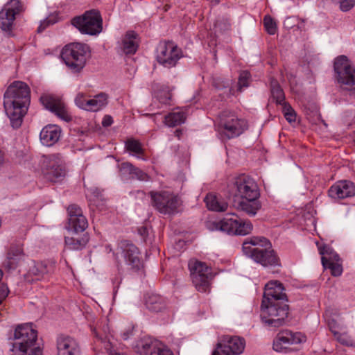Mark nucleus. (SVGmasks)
Here are the masks:
<instances>
[{"label":"nucleus","mask_w":355,"mask_h":355,"mask_svg":"<svg viewBox=\"0 0 355 355\" xmlns=\"http://www.w3.org/2000/svg\"><path fill=\"white\" fill-rule=\"evenodd\" d=\"M30 98V87L22 81H14L5 92L3 105L13 128L17 129L21 125Z\"/></svg>","instance_id":"f257e3e1"},{"label":"nucleus","mask_w":355,"mask_h":355,"mask_svg":"<svg viewBox=\"0 0 355 355\" xmlns=\"http://www.w3.org/2000/svg\"><path fill=\"white\" fill-rule=\"evenodd\" d=\"M37 338V331L32 324L18 325L14 332L16 342L11 349L12 355H42L41 348L36 346Z\"/></svg>","instance_id":"f03ea898"},{"label":"nucleus","mask_w":355,"mask_h":355,"mask_svg":"<svg viewBox=\"0 0 355 355\" xmlns=\"http://www.w3.org/2000/svg\"><path fill=\"white\" fill-rule=\"evenodd\" d=\"M89 53L90 49L88 45L74 42L64 46L62 49L60 56L70 70L79 73L85 67Z\"/></svg>","instance_id":"7ed1b4c3"},{"label":"nucleus","mask_w":355,"mask_h":355,"mask_svg":"<svg viewBox=\"0 0 355 355\" xmlns=\"http://www.w3.org/2000/svg\"><path fill=\"white\" fill-rule=\"evenodd\" d=\"M211 230H220L232 235H247L251 233L253 225L249 220H243L235 214L230 213L219 221L210 223Z\"/></svg>","instance_id":"20e7f679"},{"label":"nucleus","mask_w":355,"mask_h":355,"mask_svg":"<svg viewBox=\"0 0 355 355\" xmlns=\"http://www.w3.org/2000/svg\"><path fill=\"white\" fill-rule=\"evenodd\" d=\"M218 125L221 134L227 139L238 137L248 129L247 121L239 118L236 113L231 110H224L220 114Z\"/></svg>","instance_id":"39448f33"},{"label":"nucleus","mask_w":355,"mask_h":355,"mask_svg":"<svg viewBox=\"0 0 355 355\" xmlns=\"http://www.w3.org/2000/svg\"><path fill=\"white\" fill-rule=\"evenodd\" d=\"M288 306L282 302H272L261 306V318L269 327H279L288 317Z\"/></svg>","instance_id":"423d86ee"},{"label":"nucleus","mask_w":355,"mask_h":355,"mask_svg":"<svg viewBox=\"0 0 355 355\" xmlns=\"http://www.w3.org/2000/svg\"><path fill=\"white\" fill-rule=\"evenodd\" d=\"M71 24L83 34L96 35L103 29V20L99 11L91 10L73 17Z\"/></svg>","instance_id":"0eeeda50"},{"label":"nucleus","mask_w":355,"mask_h":355,"mask_svg":"<svg viewBox=\"0 0 355 355\" xmlns=\"http://www.w3.org/2000/svg\"><path fill=\"white\" fill-rule=\"evenodd\" d=\"M188 266L192 282L197 291L202 293L209 291L212 273L211 268L205 263L194 259L189 261Z\"/></svg>","instance_id":"6e6552de"},{"label":"nucleus","mask_w":355,"mask_h":355,"mask_svg":"<svg viewBox=\"0 0 355 355\" xmlns=\"http://www.w3.org/2000/svg\"><path fill=\"white\" fill-rule=\"evenodd\" d=\"M254 245H259L253 254V260L263 266H280V260L276 252L272 249L268 239L265 237H255L252 239Z\"/></svg>","instance_id":"1a4fd4ad"},{"label":"nucleus","mask_w":355,"mask_h":355,"mask_svg":"<svg viewBox=\"0 0 355 355\" xmlns=\"http://www.w3.org/2000/svg\"><path fill=\"white\" fill-rule=\"evenodd\" d=\"M153 206L162 214H172L178 211L181 202L178 196L173 192L162 191H150Z\"/></svg>","instance_id":"9d476101"},{"label":"nucleus","mask_w":355,"mask_h":355,"mask_svg":"<svg viewBox=\"0 0 355 355\" xmlns=\"http://www.w3.org/2000/svg\"><path fill=\"white\" fill-rule=\"evenodd\" d=\"M121 254L129 266L130 269L138 271L142 268V262L139 257L138 248L128 241H121L118 243L116 252L114 253L116 259L119 266V255Z\"/></svg>","instance_id":"9b49d317"},{"label":"nucleus","mask_w":355,"mask_h":355,"mask_svg":"<svg viewBox=\"0 0 355 355\" xmlns=\"http://www.w3.org/2000/svg\"><path fill=\"white\" fill-rule=\"evenodd\" d=\"M334 71L338 83L355 89V69L345 55L335 59Z\"/></svg>","instance_id":"f8f14e48"},{"label":"nucleus","mask_w":355,"mask_h":355,"mask_svg":"<svg viewBox=\"0 0 355 355\" xmlns=\"http://www.w3.org/2000/svg\"><path fill=\"white\" fill-rule=\"evenodd\" d=\"M56 269V263L53 260H44L34 262L30 267L25 278L27 282H49Z\"/></svg>","instance_id":"ddd939ff"},{"label":"nucleus","mask_w":355,"mask_h":355,"mask_svg":"<svg viewBox=\"0 0 355 355\" xmlns=\"http://www.w3.org/2000/svg\"><path fill=\"white\" fill-rule=\"evenodd\" d=\"M182 57V51L172 42L160 43L157 51V62L166 68L176 65L178 61Z\"/></svg>","instance_id":"4468645a"},{"label":"nucleus","mask_w":355,"mask_h":355,"mask_svg":"<svg viewBox=\"0 0 355 355\" xmlns=\"http://www.w3.org/2000/svg\"><path fill=\"white\" fill-rule=\"evenodd\" d=\"M306 337L300 332H293L290 330L279 331L273 342V349L278 352H288L290 346L305 343Z\"/></svg>","instance_id":"2eb2a0df"},{"label":"nucleus","mask_w":355,"mask_h":355,"mask_svg":"<svg viewBox=\"0 0 355 355\" xmlns=\"http://www.w3.org/2000/svg\"><path fill=\"white\" fill-rule=\"evenodd\" d=\"M245 346L244 338L236 336H225L217 344L212 355H239Z\"/></svg>","instance_id":"dca6fc26"},{"label":"nucleus","mask_w":355,"mask_h":355,"mask_svg":"<svg viewBox=\"0 0 355 355\" xmlns=\"http://www.w3.org/2000/svg\"><path fill=\"white\" fill-rule=\"evenodd\" d=\"M24 10L19 0H10L0 11V28L3 31L10 33L15 17Z\"/></svg>","instance_id":"f3484780"},{"label":"nucleus","mask_w":355,"mask_h":355,"mask_svg":"<svg viewBox=\"0 0 355 355\" xmlns=\"http://www.w3.org/2000/svg\"><path fill=\"white\" fill-rule=\"evenodd\" d=\"M107 95L103 92L95 95L93 98L83 92H79L75 98V103L86 111L98 112L107 104Z\"/></svg>","instance_id":"a211bd4d"},{"label":"nucleus","mask_w":355,"mask_h":355,"mask_svg":"<svg viewBox=\"0 0 355 355\" xmlns=\"http://www.w3.org/2000/svg\"><path fill=\"white\" fill-rule=\"evenodd\" d=\"M44 165L46 167L44 175L47 180L55 182L64 176L65 171L59 154L45 157Z\"/></svg>","instance_id":"6ab92c4d"},{"label":"nucleus","mask_w":355,"mask_h":355,"mask_svg":"<svg viewBox=\"0 0 355 355\" xmlns=\"http://www.w3.org/2000/svg\"><path fill=\"white\" fill-rule=\"evenodd\" d=\"M234 186L237 195L242 199L259 198V189L257 184L248 175L242 174L235 179Z\"/></svg>","instance_id":"aec40b11"},{"label":"nucleus","mask_w":355,"mask_h":355,"mask_svg":"<svg viewBox=\"0 0 355 355\" xmlns=\"http://www.w3.org/2000/svg\"><path fill=\"white\" fill-rule=\"evenodd\" d=\"M40 101L45 108L55 113L61 119L65 121L71 120V116L64 103L60 98L52 95H43L40 97Z\"/></svg>","instance_id":"412c9836"},{"label":"nucleus","mask_w":355,"mask_h":355,"mask_svg":"<svg viewBox=\"0 0 355 355\" xmlns=\"http://www.w3.org/2000/svg\"><path fill=\"white\" fill-rule=\"evenodd\" d=\"M68 223L76 232H82L88 227V221L84 216L82 209L76 204L67 207Z\"/></svg>","instance_id":"4be33fe9"},{"label":"nucleus","mask_w":355,"mask_h":355,"mask_svg":"<svg viewBox=\"0 0 355 355\" xmlns=\"http://www.w3.org/2000/svg\"><path fill=\"white\" fill-rule=\"evenodd\" d=\"M328 195L335 200L353 197L355 196V184L349 180L337 181L329 189Z\"/></svg>","instance_id":"5701e85b"},{"label":"nucleus","mask_w":355,"mask_h":355,"mask_svg":"<svg viewBox=\"0 0 355 355\" xmlns=\"http://www.w3.org/2000/svg\"><path fill=\"white\" fill-rule=\"evenodd\" d=\"M320 253L322 255V263L326 268L331 270V275L334 276H339L343 272L342 266L340 263V258L338 255L331 251L327 247L320 248Z\"/></svg>","instance_id":"b1692460"},{"label":"nucleus","mask_w":355,"mask_h":355,"mask_svg":"<svg viewBox=\"0 0 355 355\" xmlns=\"http://www.w3.org/2000/svg\"><path fill=\"white\" fill-rule=\"evenodd\" d=\"M284 288L283 284L277 281L273 280L269 282L265 286V291L262 300L263 304L267 303H272V302H281L286 297V294L284 293Z\"/></svg>","instance_id":"393cba45"},{"label":"nucleus","mask_w":355,"mask_h":355,"mask_svg":"<svg viewBox=\"0 0 355 355\" xmlns=\"http://www.w3.org/2000/svg\"><path fill=\"white\" fill-rule=\"evenodd\" d=\"M58 355H79L80 347L73 338L60 335L56 340Z\"/></svg>","instance_id":"a878e982"},{"label":"nucleus","mask_w":355,"mask_h":355,"mask_svg":"<svg viewBox=\"0 0 355 355\" xmlns=\"http://www.w3.org/2000/svg\"><path fill=\"white\" fill-rule=\"evenodd\" d=\"M61 130L55 125H46L40 132V140L46 146H51L60 139Z\"/></svg>","instance_id":"bb28decb"},{"label":"nucleus","mask_w":355,"mask_h":355,"mask_svg":"<svg viewBox=\"0 0 355 355\" xmlns=\"http://www.w3.org/2000/svg\"><path fill=\"white\" fill-rule=\"evenodd\" d=\"M23 255L22 245H12L8 250L6 259L3 263L5 268L8 270L15 269Z\"/></svg>","instance_id":"cd10ccee"},{"label":"nucleus","mask_w":355,"mask_h":355,"mask_svg":"<svg viewBox=\"0 0 355 355\" xmlns=\"http://www.w3.org/2000/svg\"><path fill=\"white\" fill-rule=\"evenodd\" d=\"M187 108L177 107L164 117V123L169 127H175L184 123L187 116Z\"/></svg>","instance_id":"c85d7f7f"},{"label":"nucleus","mask_w":355,"mask_h":355,"mask_svg":"<svg viewBox=\"0 0 355 355\" xmlns=\"http://www.w3.org/2000/svg\"><path fill=\"white\" fill-rule=\"evenodd\" d=\"M261 207V204L259 198L242 199L236 205L238 210L245 212L250 216H255Z\"/></svg>","instance_id":"c756f323"},{"label":"nucleus","mask_w":355,"mask_h":355,"mask_svg":"<svg viewBox=\"0 0 355 355\" xmlns=\"http://www.w3.org/2000/svg\"><path fill=\"white\" fill-rule=\"evenodd\" d=\"M205 202L207 207L214 211H225L228 207V203L223 198L214 193L207 194Z\"/></svg>","instance_id":"7c9ffc66"},{"label":"nucleus","mask_w":355,"mask_h":355,"mask_svg":"<svg viewBox=\"0 0 355 355\" xmlns=\"http://www.w3.org/2000/svg\"><path fill=\"white\" fill-rule=\"evenodd\" d=\"M145 302L146 307L152 311L159 312L166 307V299L158 294L148 295Z\"/></svg>","instance_id":"2f4dec72"},{"label":"nucleus","mask_w":355,"mask_h":355,"mask_svg":"<svg viewBox=\"0 0 355 355\" xmlns=\"http://www.w3.org/2000/svg\"><path fill=\"white\" fill-rule=\"evenodd\" d=\"M123 51L128 54H134L138 48L137 34L128 31L123 40Z\"/></svg>","instance_id":"473e14b6"},{"label":"nucleus","mask_w":355,"mask_h":355,"mask_svg":"<svg viewBox=\"0 0 355 355\" xmlns=\"http://www.w3.org/2000/svg\"><path fill=\"white\" fill-rule=\"evenodd\" d=\"M270 92L272 98L277 104L282 105L284 103H286L284 92L279 83L275 80H272L270 82Z\"/></svg>","instance_id":"72a5a7b5"},{"label":"nucleus","mask_w":355,"mask_h":355,"mask_svg":"<svg viewBox=\"0 0 355 355\" xmlns=\"http://www.w3.org/2000/svg\"><path fill=\"white\" fill-rule=\"evenodd\" d=\"M161 347L162 343L154 340L143 344L138 350L141 355H159L158 352Z\"/></svg>","instance_id":"f704fd0d"},{"label":"nucleus","mask_w":355,"mask_h":355,"mask_svg":"<svg viewBox=\"0 0 355 355\" xmlns=\"http://www.w3.org/2000/svg\"><path fill=\"white\" fill-rule=\"evenodd\" d=\"M88 242V239L83 236L80 238L66 236L64 243L66 247L69 250H80L84 248Z\"/></svg>","instance_id":"c9c22d12"},{"label":"nucleus","mask_w":355,"mask_h":355,"mask_svg":"<svg viewBox=\"0 0 355 355\" xmlns=\"http://www.w3.org/2000/svg\"><path fill=\"white\" fill-rule=\"evenodd\" d=\"M125 148L128 151L137 155H143L144 150L143 149L141 143L134 139H128L125 142Z\"/></svg>","instance_id":"e433bc0d"},{"label":"nucleus","mask_w":355,"mask_h":355,"mask_svg":"<svg viewBox=\"0 0 355 355\" xmlns=\"http://www.w3.org/2000/svg\"><path fill=\"white\" fill-rule=\"evenodd\" d=\"M334 338L343 345L355 347V340L346 331L341 332L340 331L334 336Z\"/></svg>","instance_id":"4c0bfd02"},{"label":"nucleus","mask_w":355,"mask_h":355,"mask_svg":"<svg viewBox=\"0 0 355 355\" xmlns=\"http://www.w3.org/2000/svg\"><path fill=\"white\" fill-rule=\"evenodd\" d=\"M263 26L266 32L270 35H275L277 30V23L270 15L263 17Z\"/></svg>","instance_id":"58836bf2"},{"label":"nucleus","mask_w":355,"mask_h":355,"mask_svg":"<svg viewBox=\"0 0 355 355\" xmlns=\"http://www.w3.org/2000/svg\"><path fill=\"white\" fill-rule=\"evenodd\" d=\"M282 112L286 121L289 123L295 122L296 120V113L288 103H284Z\"/></svg>","instance_id":"ea45409f"},{"label":"nucleus","mask_w":355,"mask_h":355,"mask_svg":"<svg viewBox=\"0 0 355 355\" xmlns=\"http://www.w3.org/2000/svg\"><path fill=\"white\" fill-rule=\"evenodd\" d=\"M254 237H252L250 239V241H246L243 242L242 249L243 253L253 259V254H255V251L258 250L259 245H254L252 243V239Z\"/></svg>","instance_id":"a19ab883"},{"label":"nucleus","mask_w":355,"mask_h":355,"mask_svg":"<svg viewBox=\"0 0 355 355\" xmlns=\"http://www.w3.org/2000/svg\"><path fill=\"white\" fill-rule=\"evenodd\" d=\"M250 78L251 75L248 71H243L240 73L238 81V90L239 92H242L243 87H248Z\"/></svg>","instance_id":"79ce46f5"},{"label":"nucleus","mask_w":355,"mask_h":355,"mask_svg":"<svg viewBox=\"0 0 355 355\" xmlns=\"http://www.w3.org/2000/svg\"><path fill=\"white\" fill-rule=\"evenodd\" d=\"M158 101L162 104H168L172 98V94L168 90H160L157 93Z\"/></svg>","instance_id":"37998d69"},{"label":"nucleus","mask_w":355,"mask_h":355,"mask_svg":"<svg viewBox=\"0 0 355 355\" xmlns=\"http://www.w3.org/2000/svg\"><path fill=\"white\" fill-rule=\"evenodd\" d=\"M135 166L129 162H123L120 165V172L122 175H130L131 176L132 171L135 170Z\"/></svg>","instance_id":"c03bdc74"},{"label":"nucleus","mask_w":355,"mask_h":355,"mask_svg":"<svg viewBox=\"0 0 355 355\" xmlns=\"http://www.w3.org/2000/svg\"><path fill=\"white\" fill-rule=\"evenodd\" d=\"M131 178L142 181H146L148 180V175H147V173H146L142 170L137 167H135V170L134 171H132Z\"/></svg>","instance_id":"a18cd8bd"},{"label":"nucleus","mask_w":355,"mask_h":355,"mask_svg":"<svg viewBox=\"0 0 355 355\" xmlns=\"http://www.w3.org/2000/svg\"><path fill=\"white\" fill-rule=\"evenodd\" d=\"M328 326L334 336L340 331L343 330V327L334 319L328 321Z\"/></svg>","instance_id":"49530a36"},{"label":"nucleus","mask_w":355,"mask_h":355,"mask_svg":"<svg viewBox=\"0 0 355 355\" xmlns=\"http://www.w3.org/2000/svg\"><path fill=\"white\" fill-rule=\"evenodd\" d=\"M355 0H340V9L343 11H348L354 7Z\"/></svg>","instance_id":"de8ad7c7"},{"label":"nucleus","mask_w":355,"mask_h":355,"mask_svg":"<svg viewBox=\"0 0 355 355\" xmlns=\"http://www.w3.org/2000/svg\"><path fill=\"white\" fill-rule=\"evenodd\" d=\"M112 123H113V119H112V116H110L109 115H105L103 117V119L102 121V125L104 127H108V126L111 125L112 124Z\"/></svg>","instance_id":"09e8293b"},{"label":"nucleus","mask_w":355,"mask_h":355,"mask_svg":"<svg viewBox=\"0 0 355 355\" xmlns=\"http://www.w3.org/2000/svg\"><path fill=\"white\" fill-rule=\"evenodd\" d=\"M161 349L158 352L159 355H173V353L162 343Z\"/></svg>","instance_id":"8fccbe9b"},{"label":"nucleus","mask_w":355,"mask_h":355,"mask_svg":"<svg viewBox=\"0 0 355 355\" xmlns=\"http://www.w3.org/2000/svg\"><path fill=\"white\" fill-rule=\"evenodd\" d=\"M139 232L142 236H144L147 234L146 227H141L140 229H139Z\"/></svg>","instance_id":"3c124183"},{"label":"nucleus","mask_w":355,"mask_h":355,"mask_svg":"<svg viewBox=\"0 0 355 355\" xmlns=\"http://www.w3.org/2000/svg\"><path fill=\"white\" fill-rule=\"evenodd\" d=\"M4 162V154L0 150V165L2 164Z\"/></svg>","instance_id":"603ef678"},{"label":"nucleus","mask_w":355,"mask_h":355,"mask_svg":"<svg viewBox=\"0 0 355 355\" xmlns=\"http://www.w3.org/2000/svg\"><path fill=\"white\" fill-rule=\"evenodd\" d=\"M175 135L176 137H178L180 139V135H182V131L180 130H176L175 132Z\"/></svg>","instance_id":"864d4df0"},{"label":"nucleus","mask_w":355,"mask_h":355,"mask_svg":"<svg viewBox=\"0 0 355 355\" xmlns=\"http://www.w3.org/2000/svg\"><path fill=\"white\" fill-rule=\"evenodd\" d=\"M94 334H95L96 336L102 340L103 339V336L99 334V333L97 331V330L96 329H94Z\"/></svg>","instance_id":"5fc2aeb1"},{"label":"nucleus","mask_w":355,"mask_h":355,"mask_svg":"<svg viewBox=\"0 0 355 355\" xmlns=\"http://www.w3.org/2000/svg\"><path fill=\"white\" fill-rule=\"evenodd\" d=\"M44 28H45V26H43V24H41V25L39 26V28H38V31H39V32H41V31H42V30H43V29H44Z\"/></svg>","instance_id":"6e6d98bb"},{"label":"nucleus","mask_w":355,"mask_h":355,"mask_svg":"<svg viewBox=\"0 0 355 355\" xmlns=\"http://www.w3.org/2000/svg\"><path fill=\"white\" fill-rule=\"evenodd\" d=\"M138 193H141V195H144V193L143 192L138 191Z\"/></svg>","instance_id":"4d7b16f0"}]
</instances>
